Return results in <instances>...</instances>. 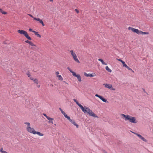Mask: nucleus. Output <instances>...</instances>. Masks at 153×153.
<instances>
[{
	"instance_id": "nucleus-21",
	"label": "nucleus",
	"mask_w": 153,
	"mask_h": 153,
	"mask_svg": "<svg viewBox=\"0 0 153 153\" xmlns=\"http://www.w3.org/2000/svg\"><path fill=\"white\" fill-rule=\"evenodd\" d=\"M0 12L3 14H7V13L6 12L4 11L1 8H0Z\"/></svg>"
},
{
	"instance_id": "nucleus-3",
	"label": "nucleus",
	"mask_w": 153,
	"mask_h": 153,
	"mask_svg": "<svg viewBox=\"0 0 153 153\" xmlns=\"http://www.w3.org/2000/svg\"><path fill=\"white\" fill-rule=\"evenodd\" d=\"M24 124L27 125L26 127V130L29 132L34 134H37L39 136H43V135L42 133L38 131H36L33 128H31L30 127V123L25 122Z\"/></svg>"
},
{
	"instance_id": "nucleus-10",
	"label": "nucleus",
	"mask_w": 153,
	"mask_h": 153,
	"mask_svg": "<svg viewBox=\"0 0 153 153\" xmlns=\"http://www.w3.org/2000/svg\"><path fill=\"white\" fill-rule=\"evenodd\" d=\"M55 74L56 75V76L58 78V79L59 80L62 81L63 79L62 77L60 75H59V73L58 71H56Z\"/></svg>"
},
{
	"instance_id": "nucleus-29",
	"label": "nucleus",
	"mask_w": 153,
	"mask_h": 153,
	"mask_svg": "<svg viewBox=\"0 0 153 153\" xmlns=\"http://www.w3.org/2000/svg\"><path fill=\"white\" fill-rule=\"evenodd\" d=\"M75 10L77 13H78L79 12V10L76 9H75Z\"/></svg>"
},
{
	"instance_id": "nucleus-13",
	"label": "nucleus",
	"mask_w": 153,
	"mask_h": 153,
	"mask_svg": "<svg viewBox=\"0 0 153 153\" xmlns=\"http://www.w3.org/2000/svg\"><path fill=\"white\" fill-rule=\"evenodd\" d=\"M123 66L125 67L126 68H127L128 70H131V68H129L125 63V62L123 61L122 63Z\"/></svg>"
},
{
	"instance_id": "nucleus-2",
	"label": "nucleus",
	"mask_w": 153,
	"mask_h": 153,
	"mask_svg": "<svg viewBox=\"0 0 153 153\" xmlns=\"http://www.w3.org/2000/svg\"><path fill=\"white\" fill-rule=\"evenodd\" d=\"M120 116L122 118H125L126 121L128 120L131 123H136L138 122L136 117H132L128 115H126L123 114H121Z\"/></svg>"
},
{
	"instance_id": "nucleus-22",
	"label": "nucleus",
	"mask_w": 153,
	"mask_h": 153,
	"mask_svg": "<svg viewBox=\"0 0 153 153\" xmlns=\"http://www.w3.org/2000/svg\"><path fill=\"white\" fill-rule=\"evenodd\" d=\"M105 69L107 71H108L109 72L111 73L112 71L110 69V68H108V66H106L105 67Z\"/></svg>"
},
{
	"instance_id": "nucleus-4",
	"label": "nucleus",
	"mask_w": 153,
	"mask_h": 153,
	"mask_svg": "<svg viewBox=\"0 0 153 153\" xmlns=\"http://www.w3.org/2000/svg\"><path fill=\"white\" fill-rule=\"evenodd\" d=\"M129 30H131L132 32L135 33L138 35L144 34L148 35L149 33L147 32H143L141 30H138V29H135L133 27H129L128 28Z\"/></svg>"
},
{
	"instance_id": "nucleus-15",
	"label": "nucleus",
	"mask_w": 153,
	"mask_h": 153,
	"mask_svg": "<svg viewBox=\"0 0 153 153\" xmlns=\"http://www.w3.org/2000/svg\"><path fill=\"white\" fill-rule=\"evenodd\" d=\"M47 119L49 121L48 122V123H51L52 124L53 123V119L52 118H51L49 117H47Z\"/></svg>"
},
{
	"instance_id": "nucleus-5",
	"label": "nucleus",
	"mask_w": 153,
	"mask_h": 153,
	"mask_svg": "<svg viewBox=\"0 0 153 153\" xmlns=\"http://www.w3.org/2000/svg\"><path fill=\"white\" fill-rule=\"evenodd\" d=\"M17 32L18 33L21 35H23L24 36L29 40H31V37L28 35L27 32L25 30H18Z\"/></svg>"
},
{
	"instance_id": "nucleus-37",
	"label": "nucleus",
	"mask_w": 153,
	"mask_h": 153,
	"mask_svg": "<svg viewBox=\"0 0 153 153\" xmlns=\"http://www.w3.org/2000/svg\"><path fill=\"white\" fill-rule=\"evenodd\" d=\"M50 1L51 2H53V0H50Z\"/></svg>"
},
{
	"instance_id": "nucleus-31",
	"label": "nucleus",
	"mask_w": 153,
	"mask_h": 153,
	"mask_svg": "<svg viewBox=\"0 0 153 153\" xmlns=\"http://www.w3.org/2000/svg\"><path fill=\"white\" fill-rule=\"evenodd\" d=\"M43 115L44 116H45V117H46V118H47V117H49V116H47V115H46V114H45L43 113Z\"/></svg>"
},
{
	"instance_id": "nucleus-35",
	"label": "nucleus",
	"mask_w": 153,
	"mask_h": 153,
	"mask_svg": "<svg viewBox=\"0 0 153 153\" xmlns=\"http://www.w3.org/2000/svg\"><path fill=\"white\" fill-rule=\"evenodd\" d=\"M37 87H38V88H39L40 87V85H37Z\"/></svg>"
},
{
	"instance_id": "nucleus-24",
	"label": "nucleus",
	"mask_w": 153,
	"mask_h": 153,
	"mask_svg": "<svg viewBox=\"0 0 153 153\" xmlns=\"http://www.w3.org/2000/svg\"><path fill=\"white\" fill-rule=\"evenodd\" d=\"M3 148H2L0 150V152L2 153H7V152L3 150Z\"/></svg>"
},
{
	"instance_id": "nucleus-9",
	"label": "nucleus",
	"mask_w": 153,
	"mask_h": 153,
	"mask_svg": "<svg viewBox=\"0 0 153 153\" xmlns=\"http://www.w3.org/2000/svg\"><path fill=\"white\" fill-rule=\"evenodd\" d=\"M96 97H99L100 100H102L103 102H108L107 100L105 98H104L102 97V96L98 95V94H96L95 95Z\"/></svg>"
},
{
	"instance_id": "nucleus-26",
	"label": "nucleus",
	"mask_w": 153,
	"mask_h": 153,
	"mask_svg": "<svg viewBox=\"0 0 153 153\" xmlns=\"http://www.w3.org/2000/svg\"><path fill=\"white\" fill-rule=\"evenodd\" d=\"M133 133H134V134H135L140 139L142 137V136H141V135H140V134H139L137 133H134V132H133Z\"/></svg>"
},
{
	"instance_id": "nucleus-14",
	"label": "nucleus",
	"mask_w": 153,
	"mask_h": 153,
	"mask_svg": "<svg viewBox=\"0 0 153 153\" xmlns=\"http://www.w3.org/2000/svg\"><path fill=\"white\" fill-rule=\"evenodd\" d=\"M25 42L29 44L31 46H36V45L34 44L32 42L28 40H27L25 41Z\"/></svg>"
},
{
	"instance_id": "nucleus-12",
	"label": "nucleus",
	"mask_w": 153,
	"mask_h": 153,
	"mask_svg": "<svg viewBox=\"0 0 153 153\" xmlns=\"http://www.w3.org/2000/svg\"><path fill=\"white\" fill-rule=\"evenodd\" d=\"M84 75L88 77V76H90V77H93V76H96V75L95 73L89 74H87L85 72L84 73Z\"/></svg>"
},
{
	"instance_id": "nucleus-1",
	"label": "nucleus",
	"mask_w": 153,
	"mask_h": 153,
	"mask_svg": "<svg viewBox=\"0 0 153 153\" xmlns=\"http://www.w3.org/2000/svg\"><path fill=\"white\" fill-rule=\"evenodd\" d=\"M74 102H76V104L79 106L81 109L82 111L84 113H88L90 116H92L94 117H98L93 113L92 110L86 106H85L83 107L81 104L79 103L75 99H73Z\"/></svg>"
},
{
	"instance_id": "nucleus-36",
	"label": "nucleus",
	"mask_w": 153,
	"mask_h": 153,
	"mask_svg": "<svg viewBox=\"0 0 153 153\" xmlns=\"http://www.w3.org/2000/svg\"><path fill=\"white\" fill-rule=\"evenodd\" d=\"M130 71H131L133 73H134V71H133L131 68V70H129Z\"/></svg>"
},
{
	"instance_id": "nucleus-32",
	"label": "nucleus",
	"mask_w": 153,
	"mask_h": 153,
	"mask_svg": "<svg viewBox=\"0 0 153 153\" xmlns=\"http://www.w3.org/2000/svg\"><path fill=\"white\" fill-rule=\"evenodd\" d=\"M30 79L31 80H33H33H34V78H33V77H30Z\"/></svg>"
},
{
	"instance_id": "nucleus-38",
	"label": "nucleus",
	"mask_w": 153,
	"mask_h": 153,
	"mask_svg": "<svg viewBox=\"0 0 153 153\" xmlns=\"http://www.w3.org/2000/svg\"><path fill=\"white\" fill-rule=\"evenodd\" d=\"M63 82H65V83H67L65 81H64Z\"/></svg>"
},
{
	"instance_id": "nucleus-25",
	"label": "nucleus",
	"mask_w": 153,
	"mask_h": 153,
	"mask_svg": "<svg viewBox=\"0 0 153 153\" xmlns=\"http://www.w3.org/2000/svg\"><path fill=\"white\" fill-rule=\"evenodd\" d=\"M33 81L35 83L37 84L39 83V81L38 79H35L33 80Z\"/></svg>"
},
{
	"instance_id": "nucleus-19",
	"label": "nucleus",
	"mask_w": 153,
	"mask_h": 153,
	"mask_svg": "<svg viewBox=\"0 0 153 153\" xmlns=\"http://www.w3.org/2000/svg\"><path fill=\"white\" fill-rule=\"evenodd\" d=\"M66 118H67L71 123L72 122L73 120L70 119V117L67 115L65 117Z\"/></svg>"
},
{
	"instance_id": "nucleus-23",
	"label": "nucleus",
	"mask_w": 153,
	"mask_h": 153,
	"mask_svg": "<svg viewBox=\"0 0 153 153\" xmlns=\"http://www.w3.org/2000/svg\"><path fill=\"white\" fill-rule=\"evenodd\" d=\"M59 109L60 110L61 113L64 115V117H65L66 115H67L65 113V112L63 111L62 110L61 108H59Z\"/></svg>"
},
{
	"instance_id": "nucleus-18",
	"label": "nucleus",
	"mask_w": 153,
	"mask_h": 153,
	"mask_svg": "<svg viewBox=\"0 0 153 153\" xmlns=\"http://www.w3.org/2000/svg\"><path fill=\"white\" fill-rule=\"evenodd\" d=\"M71 123L74 125L75 126H76L77 128H78L79 125L76 123V122L74 121V120H73L72 122H71Z\"/></svg>"
},
{
	"instance_id": "nucleus-33",
	"label": "nucleus",
	"mask_w": 153,
	"mask_h": 153,
	"mask_svg": "<svg viewBox=\"0 0 153 153\" xmlns=\"http://www.w3.org/2000/svg\"><path fill=\"white\" fill-rule=\"evenodd\" d=\"M28 15L32 18H34L33 16L30 14H28Z\"/></svg>"
},
{
	"instance_id": "nucleus-6",
	"label": "nucleus",
	"mask_w": 153,
	"mask_h": 153,
	"mask_svg": "<svg viewBox=\"0 0 153 153\" xmlns=\"http://www.w3.org/2000/svg\"><path fill=\"white\" fill-rule=\"evenodd\" d=\"M67 69L71 73H72V75L74 76L77 77L78 81L79 82H81L82 81L81 76L79 74H76V73L75 72L73 71L69 67L67 68Z\"/></svg>"
},
{
	"instance_id": "nucleus-11",
	"label": "nucleus",
	"mask_w": 153,
	"mask_h": 153,
	"mask_svg": "<svg viewBox=\"0 0 153 153\" xmlns=\"http://www.w3.org/2000/svg\"><path fill=\"white\" fill-rule=\"evenodd\" d=\"M33 20H35L36 21H38L43 26H45V24H44L42 20L40 19V18H33Z\"/></svg>"
},
{
	"instance_id": "nucleus-27",
	"label": "nucleus",
	"mask_w": 153,
	"mask_h": 153,
	"mask_svg": "<svg viewBox=\"0 0 153 153\" xmlns=\"http://www.w3.org/2000/svg\"><path fill=\"white\" fill-rule=\"evenodd\" d=\"M143 141L145 142H147V140L143 137L140 138Z\"/></svg>"
},
{
	"instance_id": "nucleus-17",
	"label": "nucleus",
	"mask_w": 153,
	"mask_h": 153,
	"mask_svg": "<svg viewBox=\"0 0 153 153\" xmlns=\"http://www.w3.org/2000/svg\"><path fill=\"white\" fill-rule=\"evenodd\" d=\"M33 33H34L37 36V37L41 38V36L37 32H36V31H33Z\"/></svg>"
},
{
	"instance_id": "nucleus-20",
	"label": "nucleus",
	"mask_w": 153,
	"mask_h": 153,
	"mask_svg": "<svg viewBox=\"0 0 153 153\" xmlns=\"http://www.w3.org/2000/svg\"><path fill=\"white\" fill-rule=\"evenodd\" d=\"M66 118H67L71 123L72 122L73 120L70 119V117L67 115L65 117Z\"/></svg>"
},
{
	"instance_id": "nucleus-34",
	"label": "nucleus",
	"mask_w": 153,
	"mask_h": 153,
	"mask_svg": "<svg viewBox=\"0 0 153 153\" xmlns=\"http://www.w3.org/2000/svg\"><path fill=\"white\" fill-rule=\"evenodd\" d=\"M29 30L30 31H31L33 32V31H35L33 30L31 28H29Z\"/></svg>"
},
{
	"instance_id": "nucleus-30",
	"label": "nucleus",
	"mask_w": 153,
	"mask_h": 153,
	"mask_svg": "<svg viewBox=\"0 0 153 153\" xmlns=\"http://www.w3.org/2000/svg\"><path fill=\"white\" fill-rule=\"evenodd\" d=\"M117 60L120 62H121L122 63V62H123V61L122 60H121V59H117Z\"/></svg>"
},
{
	"instance_id": "nucleus-8",
	"label": "nucleus",
	"mask_w": 153,
	"mask_h": 153,
	"mask_svg": "<svg viewBox=\"0 0 153 153\" xmlns=\"http://www.w3.org/2000/svg\"><path fill=\"white\" fill-rule=\"evenodd\" d=\"M103 85H104L105 88H108L112 91L115 90V89L113 88L112 85L111 84L106 83L103 84Z\"/></svg>"
},
{
	"instance_id": "nucleus-16",
	"label": "nucleus",
	"mask_w": 153,
	"mask_h": 153,
	"mask_svg": "<svg viewBox=\"0 0 153 153\" xmlns=\"http://www.w3.org/2000/svg\"><path fill=\"white\" fill-rule=\"evenodd\" d=\"M98 60L100 61L102 64L103 65H107V64L105 62H104V61L103 60V59H98Z\"/></svg>"
},
{
	"instance_id": "nucleus-7",
	"label": "nucleus",
	"mask_w": 153,
	"mask_h": 153,
	"mask_svg": "<svg viewBox=\"0 0 153 153\" xmlns=\"http://www.w3.org/2000/svg\"><path fill=\"white\" fill-rule=\"evenodd\" d=\"M70 51L74 60L79 63H80V62L78 59L77 56L75 53L74 51L71 50Z\"/></svg>"
},
{
	"instance_id": "nucleus-28",
	"label": "nucleus",
	"mask_w": 153,
	"mask_h": 153,
	"mask_svg": "<svg viewBox=\"0 0 153 153\" xmlns=\"http://www.w3.org/2000/svg\"><path fill=\"white\" fill-rule=\"evenodd\" d=\"M27 76H28V77H30V73L29 72H27Z\"/></svg>"
}]
</instances>
